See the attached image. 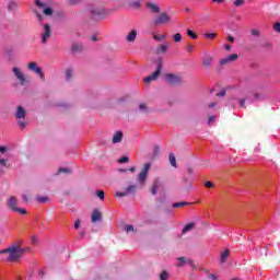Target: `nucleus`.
Segmentation results:
<instances>
[{
  "label": "nucleus",
  "mask_w": 280,
  "mask_h": 280,
  "mask_svg": "<svg viewBox=\"0 0 280 280\" xmlns=\"http://www.w3.org/2000/svg\"><path fill=\"white\" fill-rule=\"evenodd\" d=\"M23 253H25V249L16 246V245H13L9 248L0 250V255H5V254L9 255L8 261H11V262L19 261V259H21V257H23Z\"/></svg>",
  "instance_id": "obj_1"
},
{
  "label": "nucleus",
  "mask_w": 280,
  "mask_h": 280,
  "mask_svg": "<svg viewBox=\"0 0 280 280\" xmlns=\"http://www.w3.org/2000/svg\"><path fill=\"white\" fill-rule=\"evenodd\" d=\"M156 71H154L151 75H148L143 79V82L145 84H150V82H154V80H158L159 75H161V71H163V60L158 59L156 60Z\"/></svg>",
  "instance_id": "obj_2"
},
{
  "label": "nucleus",
  "mask_w": 280,
  "mask_h": 280,
  "mask_svg": "<svg viewBox=\"0 0 280 280\" xmlns=\"http://www.w3.org/2000/svg\"><path fill=\"white\" fill-rule=\"evenodd\" d=\"M35 5H37L46 16H51L54 14V9L49 8L47 0H35Z\"/></svg>",
  "instance_id": "obj_3"
},
{
  "label": "nucleus",
  "mask_w": 280,
  "mask_h": 280,
  "mask_svg": "<svg viewBox=\"0 0 280 280\" xmlns=\"http://www.w3.org/2000/svg\"><path fill=\"white\" fill-rule=\"evenodd\" d=\"M172 21V18L166 12L160 13L153 21V24L155 27H159V25H167Z\"/></svg>",
  "instance_id": "obj_4"
},
{
  "label": "nucleus",
  "mask_w": 280,
  "mask_h": 280,
  "mask_svg": "<svg viewBox=\"0 0 280 280\" xmlns=\"http://www.w3.org/2000/svg\"><path fill=\"white\" fill-rule=\"evenodd\" d=\"M150 163H145L143 165L142 171L139 173L137 182L140 183V185H145V180L148 179V174L150 173Z\"/></svg>",
  "instance_id": "obj_5"
},
{
  "label": "nucleus",
  "mask_w": 280,
  "mask_h": 280,
  "mask_svg": "<svg viewBox=\"0 0 280 280\" xmlns=\"http://www.w3.org/2000/svg\"><path fill=\"white\" fill-rule=\"evenodd\" d=\"M90 13L94 19H104L106 16V10L101 7H91Z\"/></svg>",
  "instance_id": "obj_6"
},
{
  "label": "nucleus",
  "mask_w": 280,
  "mask_h": 280,
  "mask_svg": "<svg viewBox=\"0 0 280 280\" xmlns=\"http://www.w3.org/2000/svg\"><path fill=\"white\" fill-rule=\"evenodd\" d=\"M165 80L171 84L172 86H175L176 84H182L183 83V78L178 74H165Z\"/></svg>",
  "instance_id": "obj_7"
},
{
  "label": "nucleus",
  "mask_w": 280,
  "mask_h": 280,
  "mask_svg": "<svg viewBox=\"0 0 280 280\" xmlns=\"http://www.w3.org/2000/svg\"><path fill=\"white\" fill-rule=\"evenodd\" d=\"M12 72L16 80L20 81L21 86H25L27 79L25 78V74H23V71H21V68L14 67Z\"/></svg>",
  "instance_id": "obj_8"
},
{
  "label": "nucleus",
  "mask_w": 280,
  "mask_h": 280,
  "mask_svg": "<svg viewBox=\"0 0 280 280\" xmlns=\"http://www.w3.org/2000/svg\"><path fill=\"white\" fill-rule=\"evenodd\" d=\"M177 268H183V266H190V268H192L194 270H196V264H194V260L192 259H189L187 257H179L177 258Z\"/></svg>",
  "instance_id": "obj_9"
},
{
  "label": "nucleus",
  "mask_w": 280,
  "mask_h": 280,
  "mask_svg": "<svg viewBox=\"0 0 280 280\" xmlns=\"http://www.w3.org/2000/svg\"><path fill=\"white\" fill-rule=\"evenodd\" d=\"M27 68L30 69V71H34V73L39 75L42 80H45V74L43 73V69L38 67V63L32 61L28 63Z\"/></svg>",
  "instance_id": "obj_10"
},
{
  "label": "nucleus",
  "mask_w": 280,
  "mask_h": 280,
  "mask_svg": "<svg viewBox=\"0 0 280 280\" xmlns=\"http://www.w3.org/2000/svg\"><path fill=\"white\" fill-rule=\"evenodd\" d=\"M51 38V26L49 24H44V31L42 33V44L45 45L47 40Z\"/></svg>",
  "instance_id": "obj_11"
},
{
  "label": "nucleus",
  "mask_w": 280,
  "mask_h": 280,
  "mask_svg": "<svg viewBox=\"0 0 280 280\" xmlns=\"http://www.w3.org/2000/svg\"><path fill=\"white\" fill-rule=\"evenodd\" d=\"M238 58H240V55L233 54V55H230V56L221 59L219 61V65H221V67H224V65H229L230 62H235V60H237Z\"/></svg>",
  "instance_id": "obj_12"
},
{
  "label": "nucleus",
  "mask_w": 280,
  "mask_h": 280,
  "mask_svg": "<svg viewBox=\"0 0 280 280\" xmlns=\"http://www.w3.org/2000/svg\"><path fill=\"white\" fill-rule=\"evenodd\" d=\"M92 224H97V222H102V211L98 209H94L91 217Z\"/></svg>",
  "instance_id": "obj_13"
},
{
  "label": "nucleus",
  "mask_w": 280,
  "mask_h": 280,
  "mask_svg": "<svg viewBox=\"0 0 280 280\" xmlns=\"http://www.w3.org/2000/svg\"><path fill=\"white\" fill-rule=\"evenodd\" d=\"M16 205H19V199L14 196L7 200V207H9L11 211H15L18 209Z\"/></svg>",
  "instance_id": "obj_14"
},
{
  "label": "nucleus",
  "mask_w": 280,
  "mask_h": 280,
  "mask_svg": "<svg viewBox=\"0 0 280 280\" xmlns=\"http://www.w3.org/2000/svg\"><path fill=\"white\" fill-rule=\"evenodd\" d=\"M229 257H231V249H224L223 252H221L219 260L220 266H222V264H226V259H229Z\"/></svg>",
  "instance_id": "obj_15"
},
{
  "label": "nucleus",
  "mask_w": 280,
  "mask_h": 280,
  "mask_svg": "<svg viewBox=\"0 0 280 280\" xmlns=\"http://www.w3.org/2000/svg\"><path fill=\"white\" fill-rule=\"evenodd\" d=\"M145 7H147L148 9H150V11H151L153 14H160V13H161V8H160L159 4H156V3L147 2Z\"/></svg>",
  "instance_id": "obj_16"
},
{
  "label": "nucleus",
  "mask_w": 280,
  "mask_h": 280,
  "mask_svg": "<svg viewBox=\"0 0 280 280\" xmlns=\"http://www.w3.org/2000/svg\"><path fill=\"white\" fill-rule=\"evenodd\" d=\"M26 110L23 108V106H18L15 112V118L16 119H25Z\"/></svg>",
  "instance_id": "obj_17"
},
{
  "label": "nucleus",
  "mask_w": 280,
  "mask_h": 280,
  "mask_svg": "<svg viewBox=\"0 0 280 280\" xmlns=\"http://www.w3.org/2000/svg\"><path fill=\"white\" fill-rule=\"evenodd\" d=\"M127 43H135L137 40V30H131L126 37Z\"/></svg>",
  "instance_id": "obj_18"
},
{
  "label": "nucleus",
  "mask_w": 280,
  "mask_h": 280,
  "mask_svg": "<svg viewBox=\"0 0 280 280\" xmlns=\"http://www.w3.org/2000/svg\"><path fill=\"white\" fill-rule=\"evenodd\" d=\"M122 139H124V132L117 131V132L114 135L112 141H113V143H121Z\"/></svg>",
  "instance_id": "obj_19"
},
{
  "label": "nucleus",
  "mask_w": 280,
  "mask_h": 280,
  "mask_svg": "<svg viewBox=\"0 0 280 280\" xmlns=\"http://www.w3.org/2000/svg\"><path fill=\"white\" fill-rule=\"evenodd\" d=\"M170 47V44H163L156 49V54H166L167 49Z\"/></svg>",
  "instance_id": "obj_20"
},
{
  "label": "nucleus",
  "mask_w": 280,
  "mask_h": 280,
  "mask_svg": "<svg viewBox=\"0 0 280 280\" xmlns=\"http://www.w3.org/2000/svg\"><path fill=\"white\" fill-rule=\"evenodd\" d=\"M168 161L172 167H178V164H176V155H174V153H170Z\"/></svg>",
  "instance_id": "obj_21"
},
{
  "label": "nucleus",
  "mask_w": 280,
  "mask_h": 280,
  "mask_svg": "<svg viewBox=\"0 0 280 280\" xmlns=\"http://www.w3.org/2000/svg\"><path fill=\"white\" fill-rule=\"evenodd\" d=\"M196 226L195 223H188L184 226L182 234L185 235V233H189V231H191V229H194Z\"/></svg>",
  "instance_id": "obj_22"
},
{
  "label": "nucleus",
  "mask_w": 280,
  "mask_h": 280,
  "mask_svg": "<svg viewBox=\"0 0 280 280\" xmlns=\"http://www.w3.org/2000/svg\"><path fill=\"white\" fill-rule=\"evenodd\" d=\"M187 206H189V202H187V201H180V202H175V203H173V209H179L180 207H187Z\"/></svg>",
  "instance_id": "obj_23"
},
{
  "label": "nucleus",
  "mask_w": 280,
  "mask_h": 280,
  "mask_svg": "<svg viewBox=\"0 0 280 280\" xmlns=\"http://www.w3.org/2000/svg\"><path fill=\"white\" fill-rule=\"evenodd\" d=\"M212 61H213V58L207 57L203 59L202 65H203V67H206V69H209V67H211Z\"/></svg>",
  "instance_id": "obj_24"
},
{
  "label": "nucleus",
  "mask_w": 280,
  "mask_h": 280,
  "mask_svg": "<svg viewBox=\"0 0 280 280\" xmlns=\"http://www.w3.org/2000/svg\"><path fill=\"white\" fill-rule=\"evenodd\" d=\"M160 154H161V148L159 145H154L152 159H156V156H159Z\"/></svg>",
  "instance_id": "obj_25"
},
{
  "label": "nucleus",
  "mask_w": 280,
  "mask_h": 280,
  "mask_svg": "<svg viewBox=\"0 0 280 280\" xmlns=\"http://www.w3.org/2000/svg\"><path fill=\"white\" fill-rule=\"evenodd\" d=\"M141 5H142L141 0L131 2V8H133L135 10H139V8H141Z\"/></svg>",
  "instance_id": "obj_26"
},
{
  "label": "nucleus",
  "mask_w": 280,
  "mask_h": 280,
  "mask_svg": "<svg viewBox=\"0 0 280 280\" xmlns=\"http://www.w3.org/2000/svg\"><path fill=\"white\" fill-rule=\"evenodd\" d=\"M36 200H37V202H40V203H43V202H49V197L37 196V197H36Z\"/></svg>",
  "instance_id": "obj_27"
},
{
  "label": "nucleus",
  "mask_w": 280,
  "mask_h": 280,
  "mask_svg": "<svg viewBox=\"0 0 280 280\" xmlns=\"http://www.w3.org/2000/svg\"><path fill=\"white\" fill-rule=\"evenodd\" d=\"M168 279H170V273L163 270L160 275V280H168Z\"/></svg>",
  "instance_id": "obj_28"
},
{
  "label": "nucleus",
  "mask_w": 280,
  "mask_h": 280,
  "mask_svg": "<svg viewBox=\"0 0 280 280\" xmlns=\"http://www.w3.org/2000/svg\"><path fill=\"white\" fill-rule=\"evenodd\" d=\"M174 43H180L183 40V35L180 33H177L173 36Z\"/></svg>",
  "instance_id": "obj_29"
},
{
  "label": "nucleus",
  "mask_w": 280,
  "mask_h": 280,
  "mask_svg": "<svg viewBox=\"0 0 280 280\" xmlns=\"http://www.w3.org/2000/svg\"><path fill=\"white\" fill-rule=\"evenodd\" d=\"M127 194H135L137 191V186L130 185L129 187L126 188Z\"/></svg>",
  "instance_id": "obj_30"
},
{
  "label": "nucleus",
  "mask_w": 280,
  "mask_h": 280,
  "mask_svg": "<svg viewBox=\"0 0 280 280\" xmlns=\"http://www.w3.org/2000/svg\"><path fill=\"white\" fill-rule=\"evenodd\" d=\"M82 49H83L82 44H74L72 46V51H82Z\"/></svg>",
  "instance_id": "obj_31"
},
{
  "label": "nucleus",
  "mask_w": 280,
  "mask_h": 280,
  "mask_svg": "<svg viewBox=\"0 0 280 280\" xmlns=\"http://www.w3.org/2000/svg\"><path fill=\"white\" fill-rule=\"evenodd\" d=\"M187 35L190 36V38H192L194 40L198 38V35L191 30H187Z\"/></svg>",
  "instance_id": "obj_32"
},
{
  "label": "nucleus",
  "mask_w": 280,
  "mask_h": 280,
  "mask_svg": "<svg viewBox=\"0 0 280 280\" xmlns=\"http://www.w3.org/2000/svg\"><path fill=\"white\" fill-rule=\"evenodd\" d=\"M116 198H124L126 196H128V191L125 190V191H118L115 194Z\"/></svg>",
  "instance_id": "obj_33"
},
{
  "label": "nucleus",
  "mask_w": 280,
  "mask_h": 280,
  "mask_svg": "<svg viewBox=\"0 0 280 280\" xmlns=\"http://www.w3.org/2000/svg\"><path fill=\"white\" fill-rule=\"evenodd\" d=\"M72 75H73V69H68L66 71V80H71Z\"/></svg>",
  "instance_id": "obj_34"
},
{
  "label": "nucleus",
  "mask_w": 280,
  "mask_h": 280,
  "mask_svg": "<svg viewBox=\"0 0 280 280\" xmlns=\"http://www.w3.org/2000/svg\"><path fill=\"white\" fill-rule=\"evenodd\" d=\"M58 174H71V170L61 167L58 170Z\"/></svg>",
  "instance_id": "obj_35"
},
{
  "label": "nucleus",
  "mask_w": 280,
  "mask_h": 280,
  "mask_svg": "<svg viewBox=\"0 0 280 280\" xmlns=\"http://www.w3.org/2000/svg\"><path fill=\"white\" fill-rule=\"evenodd\" d=\"M139 109L142 110V113H148V105H145V103H141L139 105Z\"/></svg>",
  "instance_id": "obj_36"
},
{
  "label": "nucleus",
  "mask_w": 280,
  "mask_h": 280,
  "mask_svg": "<svg viewBox=\"0 0 280 280\" xmlns=\"http://www.w3.org/2000/svg\"><path fill=\"white\" fill-rule=\"evenodd\" d=\"M95 195L100 198V200H104V196H105L104 190H97Z\"/></svg>",
  "instance_id": "obj_37"
},
{
  "label": "nucleus",
  "mask_w": 280,
  "mask_h": 280,
  "mask_svg": "<svg viewBox=\"0 0 280 280\" xmlns=\"http://www.w3.org/2000/svg\"><path fill=\"white\" fill-rule=\"evenodd\" d=\"M82 0H67L68 5H78Z\"/></svg>",
  "instance_id": "obj_38"
},
{
  "label": "nucleus",
  "mask_w": 280,
  "mask_h": 280,
  "mask_svg": "<svg viewBox=\"0 0 280 280\" xmlns=\"http://www.w3.org/2000/svg\"><path fill=\"white\" fill-rule=\"evenodd\" d=\"M215 36H218L217 33H206V34H205V37H206V38H211V39H213V38H215Z\"/></svg>",
  "instance_id": "obj_39"
},
{
  "label": "nucleus",
  "mask_w": 280,
  "mask_h": 280,
  "mask_svg": "<svg viewBox=\"0 0 280 280\" xmlns=\"http://www.w3.org/2000/svg\"><path fill=\"white\" fill-rule=\"evenodd\" d=\"M16 211L18 213H21L22 215H26L27 214V210L23 209V208H16Z\"/></svg>",
  "instance_id": "obj_40"
},
{
  "label": "nucleus",
  "mask_w": 280,
  "mask_h": 280,
  "mask_svg": "<svg viewBox=\"0 0 280 280\" xmlns=\"http://www.w3.org/2000/svg\"><path fill=\"white\" fill-rule=\"evenodd\" d=\"M152 187L159 189V187H161V182L159 179H154Z\"/></svg>",
  "instance_id": "obj_41"
},
{
  "label": "nucleus",
  "mask_w": 280,
  "mask_h": 280,
  "mask_svg": "<svg viewBox=\"0 0 280 280\" xmlns=\"http://www.w3.org/2000/svg\"><path fill=\"white\" fill-rule=\"evenodd\" d=\"M250 34H252V36H259L260 32L257 28H252Z\"/></svg>",
  "instance_id": "obj_42"
},
{
  "label": "nucleus",
  "mask_w": 280,
  "mask_h": 280,
  "mask_svg": "<svg viewBox=\"0 0 280 280\" xmlns=\"http://www.w3.org/2000/svg\"><path fill=\"white\" fill-rule=\"evenodd\" d=\"M130 159L128 156H122L118 160V163H128Z\"/></svg>",
  "instance_id": "obj_43"
},
{
  "label": "nucleus",
  "mask_w": 280,
  "mask_h": 280,
  "mask_svg": "<svg viewBox=\"0 0 280 280\" xmlns=\"http://www.w3.org/2000/svg\"><path fill=\"white\" fill-rule=\"evenodd\" d=\"M18 125L20 126V128H22V130H24V128H26L27 122L23 121V120H19Z\"/></svg>",
  "instance_id": "obj_44"
},
{
  "label": "nucleus",
  "mask_w": 280,
  "mask_h": 280,
  "mask_svg": "<svg viewBox=\"0 0 280 280\" xmlns=\"http://www.w3.org/2000/svg\"><path fill=\"white\" fill-rule=\"evenodd\" d=\"M125 231H126V233H130V232L135 231V226L133 225H127V226H125Z\"/></svg>",
  "instance_id": "obj_45"
},
{
  "label": "nucleus",
  "mask_w": 280,
  "mask_h": 280,
  "mask_svg": "<svg viewBox=\"0 0 280 280\" xmlns=\"http://www.w3.org/2000/svg\"><path fill=\"white\" fill-rule=\"evenodd\" d=\"M234 5H235L236 8H240L241 5H244V0H235V1H234Z\"/></svg>",
  "instance_id": "obj_46"
},
{
  "label": "nucleus",
  "mask_w": 280,
  "mask_h": 280,
  "mask_svg": "<svg viewBox=\"0 0 280 280\" xmlns=\"http://www.w3.org/2000/svg\"><path fill=\"white\" fill-rule=\"evenodd\" d=\"M273 30H275V32H277L278 34H280V22H277V23L273 25Z\"/></svg>",
  "instance_id": "obj_47"
},
{
  "label": "nucleus",
  "mask_w": 280,
  "mask_h": 280,
  "mask_svg": "<svg viewBox=\"0 0 280 280\" xmlns=\"http://www.w3.org/2000/svg\"><path fill=\"white\" fill-rule=\"evenodd\" d=\"M154 40H164L165 35H153Z\"/></svg>",
  "instance_id": "obj_48"
},
{
  "label": "nucleus",
  "mask_w": 280,
  "mask_h": 280,
  "mask_svg": "<svg viewBox=\"0 0 280 280\" xmlns=\"http://www.w3.org/2000/svg\"><path fill=\"white\" fill-rule=\"evenodd\" d=\"M240 106L246 108V98H240Z\"/></svg>",
  "instance_id": "obj_49"
},
{
  "label": "nucleus",
  "mask_w": 280,
  "mask_h": 280,
  "mask_svg": "<svg viewBox=\"0 0 280 280\" xmlns=\"http://www.w3.org/2000/svg\"><path fill=\"white\" fill-rule=\"evenodd\" d=\"M0 165H2V167H8V160L0 159Z\"/></svg>",
  "instance_id": "obj_50"
},
{
  "label": "nucleus",
  "mask_w": 280,
  "mask_h": 280,
  "mask_svg": "<svg viewBox=\"0 0 280 280\" xmlns=\"http://www.w3.org/2000/svg\"><path fill=\"white\" fill-rule=\"evenodd\" d=\"M226 95V90H222L219 93H217V97H224Z\"/></svg>",
  "instance_id": "obj_51"
},
{
  "label": "nucleus",
  "mask_w": 280,
  "mask_h": 280,
  "mask_svg": "<svg viewBox=\"0 0 280 280\" xmlns=\"http://www.w3.org/2000/svg\"><path fill=\"white\" fill-rule=\"evenodd\" d=\"M186 49H187V51L189 52V54H191V51H194V45H191V44H188L187 45V47H186Z\"/></svg>",
  "instance_id": "obj_52"
},
{
  "label": "nucleus",
  "mask_w": 280,
  "mask_h": 280,
  "mask_svg": "<svg viewBox=\"0 0 280 280\" xmlns=\"http://www.w3.org/2000/svg\"><path fill=\"white\" fill-rule=\"evenodd\" d=\"M208 279L218 280V276L214 273H208Z\"/></svg>",
  "instance_id": "obj_53"
},
{
  "label": "nucleus",
  "mask_w": 280,
  "mask_h": 280,
  "mask_svg": "<svg viewBox=\"0 0 280 280\" xmlns=\"http://www.w3.org/2000/svg\"><path fill=\"white\" fill-rule=\"evenodd\" d=\"M205 187L211 188V187H213V183L212 182H207L205 184Z\"/></svg>",
  "instance_id": "obj_54"
},
{
  "label": "nucleus",
  "mask_w": 280,
  "mask_h": 280,
  "mask_svg": "<svg viewBox=\"0 0 280 280\" xmlns=\"http://www.w3.org/2000/svg\"><path fill=\"white\" fill-rule=\"evenodd\" d=\"M80 224H81L80 220H77L74 223V229H77V230L80 229Z\"/></svg>",
  "instance_id": "obj_55"
},
{
  "label": "nucleus",
  "mask_w": 280,
  "mask_h": 280,
  "mask_svg": "<svg viewBox=\"0 0 280 280\" xmlns=\"http://www.w3.org/2000/svg\"><path fill=\"white\" fill-rule=\"evenodd\" d=\"M156 191H158V188H154V187L152 186V188H151V194H152L153 196H156Z\"/></svg>",
  "instance_id": "obj_56"
},
{
  "label": "nucleus",
  "mask_w": 280,
  "mask_h": 280,
  "mask_svg": "<svg viewBox=\"0 0 280 280\" xmlns=\"http://www.w3.org/2000/svg\"><path fill=\"white\" fill-rule=\"evenodd\" d=\"M8 150V148H5V147H0V153L1 154H4V152Z\"/></svg>",
  "instance_id": "obj_57"
},
{
  "label": "nucleus",
  "mask_w": 280,
  "mask_h": 280,
  "mask_svg": "<svg viewBox=\"0 0 280 280\" xmlns=\"http://www.w3.org/2000/svg\"><path fill=\"white\" fill-rule=\"evenodd\" d=\"M228 40H229L230 43H235V38H234L233 36H231V35L228 37Z\"/></svg>",
  "instance_id": "obj_58"
},
{
  "label": "nucleus",
  "mask_w": 280,
  "mask_h": 280,
  "mask_svg": "<svg viewBox=\"0 0 280 280\" xmlns=\"http://www.w3.org/2000/svg\"><path fill=\"white\" fill-rule=\"evenodd\" d=\"M22 198L25 202H30V198H27V195H23Z\"/></svg>",
  "instance_id": "obj_59"
},
{
  "label": "nucleus",
  "mask_w": 280,
  "mask_h": 280,
  "mask_svg": "<svg viewBox=\"0 0 280 280\" xmlns=\"http://www.w3.org/2000/svg\"><path fill=\"white\" fill-rule=\"evenodd\" d=\"M214 120H215V116H210L209 120H208V124H211V121H214Z\"/></svg>",
  "instance_id": "obj_60"
},
{
  "label": "nucleus",
  "mask_w": 280,
  "mask_h": 280,
  "mask_svg": "<svg viewBox=\"0 0 280 280\" xmlns=\"http://www.w3.org/2000/svg\"><path fill=\"white\" fill-rule=\"evenodd\" d=\"M212 3H224V0H212Z\"/></svg>",
  "instance_id": "obj_61"
},
{
  "label": "nucleus",
  "mask_w": 280,
  "mask_h": 280,
  "mask_svg": "<svg viewBox=\"0 0 280 280\" xmlns=\"http://www.w3.org/2000/svg\"><path fill=\"white\" fill-rule=\"evenodd\" d=\"M187 172H188V174H194V168L188 167Z\"/></svg>",
  "instance_id": "obj_62"
},
{
  "label": "nucleus",
  "mask_w": 280,
  "mask_h": 280,
  "mask_svg": "<svg viewBox=\"0 0 280 280\" xmlns=\"http://www.w3.org/2000/svg\"><path fill=\"white\" fill-rule=\"evenodd\" d=\"M225 50L231 51V45H225Z\"/></svg>",
  "instance_id": "obj_63"
},
{
  "label": "nucleus",
  "mask_w": 280,
  "mask_h": 280,
  "mask_svg": "<svg viewBox=\"0 0 280 280\" xmlns=\"http://www.w3.org/2000/svg\"><path fill=\"white\" fill-rule=\"evenodd\" d=\"M37 18H38L39 22L42 23V21H43V15L37 14Z\"/></svg>",
  "instance_id": "obj_64"
}]
</instances>
